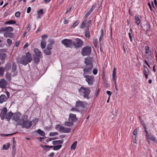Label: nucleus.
I'll use <instances>...</instances> for the list:
<instances>
[{
    "instance_id": "1",
    "label": "nucleus",
    "mask_w": 157,
    "mask_h": 157,
    "mask_svg": "<svg viewBox=\"0 0 157 157\" xmlns=\"http://www.w3.org/2000/svg\"><path fill=\"white\" fill-rule=\"evenodd\" d=\"M32 59L30 54L29 52H28L25 55L21 57L19 63L26 66L29 63L31 62Z\"/></svg>"
},
{
    "instance_id": "2",
    "label": "nucleus",
    "mask_w": 157,
    "mask_h": 157,
    "mask_svg": "<svg viewBox=\"0 0 157 157\" xmlns=\"http://www.w3.org/2000/svg\"><path fill=\"white\" fill-rule=\"evenodd\" d=\"M80 95L82 96L84 98L88 99L90 98L89 96L90 90L89 87H84L82 86L78 90Z\"/></svg>"
},
{
    "instance_id": "3",
    "label": "nucleus",
    "mask_w": 157,
    "mask_h": 157,
    "mask_svg": "<svg viewBox=\"0 0 157 157\" xmlns=\"http://www.w3.org/2000/svg\"><path fill=\"white\" fill-rule=\"evenodd\" d=\"M28 120V116L25 115L23 116V119L22 122H19L18 124L19 125H22L23 128H29L32 125L31 121H29Z\"/></svg>"
},
{
    "instance_id": "4",
    "label": "nucleus",
    "mask_w": 157,
    "mask_h": 157,
    "mask_svg": "<svg viewBox=\"0 0 157 157\" xmlns=\"http://www.w3.org/2000/svg\"><path fill=\"white\" fill-rule=\"evenodd\" d=\"M91 51V47L89 46L83 47L81 50V53L83 56L89 55Z\"/></svg>"
},
{
    "instance_id": "5",
    "label": "nucleus",
    "mask_w": 157,
    "mask_h": 157,
    "mask_svg": "<svg viewBox=\"0 0 157 157\" xmlns=\"http://www.w3.org/2000/svg\"><path fill=\"white\" fill-rule=\"evenodd\" d=\"M61 43L66 48H71L73 46V41L71 39H65L62 40Z\"/></svg>"
},
{
    "instance_id": "6",
    "label": "nucleus",
    "mask_w": 157,
    "mask_h": 157,
    "mask_svg": "<svg viewBox=\"0 0 157 157\" xmlns=\"http://www.w3.org/2000/svg\"><path fill=\"white\" fill-rule=\"evenodd\" d=\"M87 103L85 101L78 100L76 102L75 107L76 108L81 107L82 108H86L88 107Z\"/></svg>"
},
{
    "instance_id": "7",
    "label": "nucleus",
    "mask_w": 157,
    "mask_h": 157,
    "mask_svg": "<svg viewBox=\"0 0 157 157\" xmlns=\"http://www.w3.org/2000/svg\"><path fill=\"white\" fill-rule=\"evenodd\" d=\"M55 128L57 130H59L60 132L63 133H69L71 131L70 128H66L59 124L56 125Z\"/></svg>"
},
{
    "instance_id": "8",
    "label": "nucleus",
    "mask_w": 157,
    "mask_h": 157,
    "mask_svg": "<svg viewBox=\"0 0 157 157\" xmlns=\"http://www.w3.org/2000/svg\"><path fill=\"white\" fill-rule=\"evenodd\" d=\"M84 78H85V81L88 83L89 85H92L94 81V77L93 76L85 75L83 76Z\"/></svg>"
},
{
    "instance_id": "9",
    "label": "nucleus",
    "mask_w": 157,
    "mask_h": 157,
    "mask_svg": "<svg viewBox=\"0 0 157 157\" xmlns=\"http://www.w3.org/2000/svg\"><path fill=\"white\" fill-rule=\"evenodd\" d=\"M75 42L73 41V46H75L76 48L81 47L83 44V41L78 38L75 39Z\"/></svg>"
},
{
    "instance_id": "10",
    "label": "nucleus",
    "mask_w": 157,
    "mask_h": 157,
    "mask_svg": "<svg viewBox=\"0 0 157 157\" xmlns=\"http://www.w3.org/2000/svg\"><path fill=\"white\" fill-rule=\"evenodd\" d=\"M93 65L90 64L89 66H85L83 69L84 73L83 76L87 75L86 74H89L91 73L92 70L93 68Z\"/></svg>"
},
{
    "instance_id": "11",
    "label": "nucleus",
    "mask_w": 157,
    "mask_h": 157,
    "mask_svg": "<svg viewBox=\"0 0 157 157\" xmlns=\"http://www.w3.org/2000/svg\"><path fill=\"white\" fill-rule=\"evenodd\" d=\"M7 110L6 107H4L2 110L0 114V117L1 120H3L5 118Z\"/></svg>"
},
{
    "instance_id": "12",
    "label": "nucleus",
    "mask_w": 157,
    "mask_h": 157,
    "mask_svg": "<svg viewBox=\"0 0 157 157\" xmlns=\"http://www.w3.org/2000/svg\"><path fill=\"white\" fill-rule=\"evenodd\" d=\"M21 116V114L20 112H17L14 113H13L12 119L16 121H18Z\"/></svg>"
},
{
    "instance_id": "13",
    "label": "nucleus",
    "mask_w": 157,
    "mask_h": 157,
    "mask_svg": "<svg viewBox=\"0 0 157 157\" xmlns=\"http://www.w3.org/2000/svg\"><path fill=\"white\" fill-rule=\"evenodd\" d=\"M116 68L115 67L113 68V73H112V79L114 81V84L115 85V88L116 90H117V86L116 85Z\"/></svg>"
},
{
    "instance_id": "14",
    "label": "nucleus",
    "mask_w": 157,
    "mask_h": 157,
    "mask_svg": "<svg viewBox=\"0 0 157 157\" xmlns=\"http://www.w3.org/2000/svg\"><path fill=\"white\" fill-rule=\"evenodd\" d=\"M7 83L6 81L4 79H1L0 81V87L2 89L5 88Z\"/></svg>"
},
{
    "instance_id": "15",
    "label": "nucleus",
    "mask_w": 157,
    "mask_h": 157,
    "mask_svg": "<svg viewBox=\"0 0 157 157\" xmlns=\"http://www.w3.org/2000/svg\"><path fill=\"white\" fill-rule=\"evenodd\" d=\"M17 65L15 63H13L12 64V71L13 73V76H15L17 75L18 74V72L17 70Z\"/></svg>"
},
{
    "instance_id": "16",
    "label": "nucleus",
    "mask_w": 157,
    "mask_h": 157,
    "mask_svg": "<svg viewBox=\"0 0 157 157\" xmlns=\"http://www.w3.org/2000/svg\"><path fill=\"white\" fill-rule=\"evenodd\" d=\"M146 138L147 139L150 140L156 143L157 142V140L156 138L150 134L146 136Z\"/></svg>"
},
{
    "instance_id": "17",
    "label": "nucleus",
    "mask_w": 157,
    "mask_h": 157,
    "mask_svg": "<svg viewBox=\"0 0 157 157\" xmlns=\"http://www.w3.org/2000/svg\"><path fill=\"white\" fill-rule=\"evenodd\" d=\"M7 56V54L4 53H0V59L2 63H4Z\"/></svg>"
},
{
    "instance_id": "18",
    "label": "nucleus",
    "mask_w": 157,
    "mask_h": 157,
    "mask_svg": "<svg viewBox=\"0 0 157 157\" xmlns=\"http://www.w3.org/2000/svg\"><path fill=\"white\" fill-rule=\"evenodd\" d=\"M69 120L72 122H75L77 120L76 118V115L73 114H70L69 115Z\"/></svg>"
},
{
    "instance_id": "19",
    "label": "nucleus",
    "mask_w": 157,
    "mask_h": 157,
    "mask_svg": "<svg viewBox=\"0 0 157 157\" xmlns=\"http://www.w3.org/2000/svg\"><path fill=\"white\" fill-rule=\"evenodd\" d=\"M3 35L5 37L12 38L14 37V34L12 33L6 32L3 33Z\"/></svg>"
},
{
    "instance_id": "20",
    "label": "nucleus",
    "mask_w": 157,
    "mask_h": 157,
    "mask_svg": "<svg viewBox=\"0 0 157 157\" xmlns=\"http://www.w3.org/2000/svg\"><path fill=\"white\" fill-rule=\"evenodd\" d=\"M13 116V113L11 112H9L6 113L5 118L6 119L8 122H9Z\"/></svg>"
},
{
    "instance_id": "21",
    "label": "nucleus",
    "mask_w": 157,
    "mask_h": 157,
    "mask_svg": "<svg viewBox=\"0 0 157 157\" xmlns=\"http://www.w3.org/2000/svg\"><path fill=\"white\" fill-rule=\"evenodd\" d=\"M34 51L35 53L36 54V56H38L40 58L42 57V53L38 49L35 48L34 49Z\"/></svg>"
},
{
    "instance_id": "22",
    "label": "nucleus",
    "mask_w": 157,
    "mask_h": 157,
    "mask_svg": "<svg viewBox=\"0 0 157 157\" xmlns=\"http://www.w3.org/2000/svg\"><path fill=\"white\" fill-rule=\"evenodd\" d=\"M63 142V140L61 139L59 140L53 141L52 142V144L54 145H58L62 144Z\"/></svg>"
},
{
    "instance_id": "23",
    "label": "nucleus",
    "mask_w": 157,
    "mask_h": 157,
    "mask_svg": "<svg viewBox=\"0 0 157 157\" xmlns=\"http://www.w3.org/2000/svg\"><path fill=\"white\" fill-rule=\"evenodd\" d=\"M7 99L5 95L2 94L0 96V103L2 104Z\"/></svg>"
},
{
    "instance_id": "24",
    "label": "nucleus",
    "mask_w": 157,
    "mask_h": 157,
    "mask_svg": "<svg viewBox=\"0 0 157 157\" xmlns=\"http://www.w3.org/2000/svg\"><path fill=\"white\" fill-rule=\"evenodd\" d=\"M90 30L89 28H87L86 29L85 32V36L88 38H90Z\"/></svg>"
},
{
    "instance_id": "25",
    "label": "nucleus",
    "mask_w": 157,
    "mask_h": 157,
    "mask_svg": "<svg viewBox=\"0 0 157 157\" xmlns=\"http://www.w3.org/2000/svg\"><path fill=\"white\" fill-rule=\"evenodd\" d=\"M144 70L143 71V74L144 75H149V71L147 67L145 65H144Z\"/></svg>"
},
{
    "instance_id": "26",
    "label": "nucleus",
    "mask_w": 157,
    "mask_h": 157,
    "mask_svg": "<svg viewBox=\"0 0 157 157\" xmlns=\"http://www.w3.org/2000/svg\"><path fill=\"white\" fill-rule=\"evenodd\" d=\"M101 34L99 38V44L100 46H101V40L103 37V30L102 29H101Z\"/></svg>"
},
{
    "instance_id": "27",
    "label": "nucleus",
    "mask_w": 157,
    "mask_h": 157,
    "mask_svg": "<svg viewBox=\"0 0 157 157\" xmlns=\"http://www.w3.org/2000/svg\"><path fill=\"white\" fill-rule=\"evenodd\" d=\"M87 20L85 19L82 21L80 26V28L81 29L84 28L85 27H86Z\"/></svg>"
},
{
    "instance_id": "28",
    "label": "nucleus",
    "mask_w": 157,
    "mask_h": 157,
    "mask_svg": "<svg viewBox=\"0 0 157 157\" xmlns=\"http://www.w3.org/2000/svg\"><path fill=\"white\" fill-rule=\"evenodd\" d=\"M134 19L136 21V23L137 25H139L140 23V19L139 18L138 15L135 16Z\"/></svg>"
},
{
    "instance_id": "29",
    "label": "nucleus",
    "mask_w": 157,
    "mask_h": 157,
    "mask_svg": "<svg viewBox=\"0 0 157 157\" xmlns=\"http://www.w3.org/2000/svg\"><path fill=\"white\" fill-rule=\"evenodd\" d=\"M151 51L149 50L148 51H145V53L146 54L145 55L146 58H148L150 56H151Z\"/></svg>"
},
{
    "instance_id": "30",
    "label": "nucleus",
    "mask_w": 157,
    "mask_h": 157,
    "mask_svg": "<svg viewBox=\"0 0 157 157\" xmlns=\"http://www.w3.org/2000/svg\"><path fill=\"white\" fill-rule=\"evenodd\" d=\"M93 7H92L85 14V17L86 18H87V17L89 16L90 14L93 12Z\"/></svg>"
},
{
    "instance_id": "31",
    "label": "nucleus",
    "mask_w": 157,
    "mask_h": 157,
    "mask_svg": "<svg viewBox=\"0 0 157 157\" xmlns=\"http://www.w3.org/2000/svg\"><path fill=\"white\" fill-rule=\"evenodd\" d=\"M5 78L8 81H10L11 80V74L7 72L5 75Z\"/></svg>"
},
{
    "instance_id": "32",
    "label": "nucleus",
    "mask_w": 157,
    "mask_h": 157,
    "mask_svg": "<svg viewBox=\"0 0 157 157\" xmlns=\"http://www.w3.org/2000/svg\"><path fill=\"white\" fill-rule=\"evenodd\" d=\"M36 131L40 136H44L45 135V132L43 131H42L40 129H38Z\"/></svg>"
},
{
    "instance_id": "33",
    "label": "nucleus",
    "mask_w": 157,
    "mask_h": 157,
    "mask_svg": "<svg viewBox=\"0 0 157 157\" xmlns=\"http://www.w3.org/2000/svg\"><path fill=\"white\" fill-rule=\"evenodd\" d=\"M46 43L45 40H42L41 42V48L43 49L46 46Z\"/></svg>"
},
{
    "instance_id": "34",
    "label": "nucleus",
    "mask_w": 157,
    "mask_h": 157,
    "mask_svg": "<svg viewBox=\"0 0 157 157\" xmlns=\"http://www.w3.org/2000/svg\"><path fill=\"white\" fill-rule=\"evenodd\" d=\"M73 123L72 122L70 121H66L65 122L64 124L65 126H68V127H71L73 125Z\"/></svg>"
},
{
    "instance_id": "35",
    "label": "nucleus",
    "mask_w": 157,
    "mask_h": 157,
    "mask_svg": "<svg viewBox=\"0 0 157 157\" xmlns=\"http://www.w3.org/2000/svg\"><path fill=\"white\" fill-rule=\"evenodd\" d=\"M16 23V22L15 21L11 20L8 21L6 22L5 24L11 25L13 24H15Z\"/></svg>"
},
{
    "instance_id": "36",
    "label": "nucleus",
    "mask_w": 157,
    "mask_h": 157,
    "mask_svg": "<svg viewBox=\"0 0 157 157\" xmlns=\"http://www.w3.org/2000/svg\"><path fill=\"white\" fill-rule=\"evenodd\" d=\"M44 53L47 55H49L51 54V50L46 48L44 50Z\"/></svg>"
},
{
    "instance_id": "37",
    "label": "nucleus",
    "mask_w": 157,
    "mask_h": 157,
    "mask_svg": "<svg viewBox=\"0 0 157 157\" xmlns=\"http://www.w3.org/2000/svg\"><path fill=\"white\" fill-rule=\"evenodd\" d=\"M77 142L76 141H75L74 143L71 145V150H75L76 147V145Z\"/></svg>"
},
{
    "instance_id": "38",
    "label": "nucleus",
    "mask_w": 157,
    "mask_h": 157,
    "mask_svg": "<svg viewBox=\"0 0 157 157\" xmlns=\"http://www.w3.org/2000/svg\"><path fill=\"white\" fill-rule=\"evenodd\" d=\"M10 143H7V145L4 144L2 146V148L4 150H6L8 149L10 146Z\"/></svg>"
},
{
    "instance_id": "39",
    "label": "nucleus",
    "mask_w": 157,
    "mask_h": 157,
    "mask_svg": "<svg viewBox=\"0 0 157 157\" xmlns=\"http://www.w3.org/2000/svg\"><path fill=\"white\" fill-rule=\"evenodd\" d=\"M62 146L61 145L59 144L58 145H57L56 146H54L53 150H58Z\"/></svg>"
},
{
    "instance_id": "40",
    "label": "nucleus",
    "mask_w": 157,
    "mask_h": 157,
    "mask_svg": "<svg viewBox=\"0 0 157 157\" xmlns=\"http://www.w3.org/2000/svg\"><path fill=\"white\" fill-rule=\"evenodd\" d=\"M94 45L95 47L97 48L98 45V40L97 39H94L93 41Z\"/></svg>"
},
{
    "instance_id": "41",
    "label": "nucleus",
    "mask_w": 157,
    "mask_h": 157,
    "mask_svg": "<svg viewBox=\"0 0 157 157\" xmlns=\"http://www.w3.org/2000/svg\"><path fill=\"white\" fill-rule=\"evenodd\" d=\"M40 58L39 57L36 56H34V59L35 62L36 63H38L40 62Z\"/></svg>"
},
{
    "instance_id": "42",
    "label": "nucleus",
    "mask_w": 157,
    "mask_h": 157,
    "mask_svg": "<svg viewBox=\"0 0 157 157\" xmlns=\"http://www.w3.org/2000/svg\"><path fill=\"white\" fill-rule=\"evenodd\" d=\"M5 68L2 67H0V75H3L5 72Z\"/></svg>"
},
{
    "instance_id": "43",
    "label": "nucleus",
    "mask_w": 157,
    "mask_h": 157,
    "mask_svg": "<svg viewBox=\"0 0 157 157\" xmlns=\"http://www.w3.org/2000/svg\"><path fill=\"white\" fill-rule=\"evenodd\" d=\"M11 65L10 63H9L6 65V66L5 67V69H6V71H8L11 69Z\"/></svg>"
},
{
    "instance_id": "44",
    "label": "nucleus",
    "mask_w": 157,
    "mask_h": 157,
    "mask_svg": "<svg viewBox=\"0 0 157 157\" xmlns=\"http://www.w3.org/2000/svg\"><path fill=\"white\" fill-rule=\"evenodd\" d=\"M13 31V28L10 26L6 27V32H12Z\"/></svg>"
},
{
    "instance_id": "45",
    "label": "nucleus",
    "mask_w": 157,
    "mask_h": 157,
    "mask_svg": "<svg viewBox=\"0 0 157 157\" xmlns=\"http://www.w3.org/2000/svg\"><path fill=\"white\" fill-rule=\"evenodd\" d=\"M130 32H129L128 33V36L130 38V40L131 42H132L133 41L132 38L131 34V33H132V29H130Z\"/></svg>"
},
{
    "instance_id": "46",
    "label": "nucleus",
    "mask_w": 157,
    "mask_h": 157,
    "mask_svg": "<svg viewBox=\"0 0 157 157\" xmlns=\"http://www.w3.org/2000/svg\"><path fill=\"white\" fill-rule=\"evenodd\" d=\"M85 63L86 65V66H89L90 64L93 65L91 62H90L89 60H86L84 62Z\"/></svg>"
},
{
    "instance_id": "47",
    "label": "nucleus",
    "mask_w": 157,
    "mask_h": 157,
    "mask_svg": "<svg viewBox=\"0 0 157 157\" xmlns=\"http://www.w3.org/2000/svg\"><path fill=\"white\" fill-rule=\"evenodd\" d=\"M79 23V21H75L74 23L73 24V25L72 26V27L73 28H74Z\"/></svg>"
},
{
    "instance_id": "48",
    "label": "nucleus",
    "mask_w": 157,
    "mask_h": 157,
    "mask_svg": "<svg viewBox=\"0 0 157 157\" xmlns=\"http://www.w3.org/2000/svg\"><path fill=\"white\" fill-rule=\"evenodd\" d=\"M3 32H6V27L0 29V33H2Z\"/></svg>"
},
{
    "instance_id": "49",
    "label": "nucleus",
    "mask_w": 157,
    "mask_h": 157,
    "mask_svg": "<svg viewBox=\"0 0 157 157\" xmlns=\"http://www.w3.org/2000/svg\"><path fill=\"white\" fill-rule=\"evenodd\" d=\"M58 135V133L57 132H50L49 133V136H57Z\"/></svg>"
},
{
    "instance_id": "50",
    "label": "nucleus",
    "mask_w": 157,
    "mask_h": 157,
    "mask_svg": "<svg viewBox=\"0 0 157 157\" xmlns=\"http://www.w3.org/2000/svg\"><path fill=\"white\" fill-rule=\"evenodd\" d=\"M44 13L43 10L41 9L37 11V14L42 15Z\"/></svg>"
},
{
    "instance_id": "51",
    "label": "nucleus",
    "mask_w": 157,
    "mask_h": 157,
    "mask_svg": "<svg viewBox=\"0 0 157 157\" xmlns=\"http://www.w3.org/2000/svg\"><path fill=\"white\" fill-rule=\"evenodd\" d=\"M91 20H89L88 21H87L86 22V28H89L90 25V24H91Z\"/></svg>"
},
{
    "instance_id": "52",
    "label": "nucleus",
    "mask_w": 157,
    "mask_h": 157,
    "mask_svg": "<svg viewBox=\"0 0 157 157\" xmlns=\"http://www.w3.org/2000/svg\"><path fill=\"white\" fill-rule=\"evenodd\" d=\"M71 110L72 111H75L77 112H80V111L79 109H77V108H72L71 109Z\"/></svg>"
},
{
    "instance_id": "53",
    "label": "nucleus",
    "mask_w": 157,
    "mask_h": 157,
    "mask_svg": "<svg viewBox=\"0 0 157 157\" xmlns=\"http://www.w3.org/2000/svg\"><path fill=\"white\" fill-rule=\"evenodd\" d=\"M48 42L49 43V44L52 45L54 43V41L52 39H50L48 40Z\"/></svg>"
},
{
    "instance_id": "54",
    "label": "nucleus",
    "mask_w": 157,
    "mask_h": 157,
    "mask_svg": "<svg viewBox=\"0 0 157 157\" xmlns=\"http://www.w3.org/2000/svg\"><path fill=\"white\" fill-rule=\"evenodd\" d=\"M21 14L20 13L19 11H17L15 13V16L17 17H19Z\"/></svg>"
},
{
    "instance_id": "55",
    "label": "nucleus",
    "mask_w": 157,
    "mask_h": 157,
    "mask_svg": "<svg viewBox=\"0 0 157 157\" xmlns=\"http://www.w3.org/2000/svg\"><path fill=\"white\" fill-rule=\"evenodd\" d=\"M52 45H51L49 44H48L46 48L51 50L52 49Z\"/></svg>"
},
{
    "instance_id": "56",
    "label": "nucleus",
    "mask_w": 157,
    "mask_h": 157,
    "mask_svg": "<svg viewBox=\"0 0 157 157\" xmlns=\"http://www.w3.org/2000/svg\"><path fill=\"white\" fill-rule=\"evenodd\" d=\"M136 135H133L132 136V138L134 140V143H136Z\"/></svg>"
},
{
    "instance_id": "57",
    "label": "nucleus",
    "mask_w": 157,
    "mask_h": 157,
    "mask_svg": "<svg viewBox=\"0 0 157 157\" xmlns=\"http://www.w3.org/2000/svg\"><path fill=\"white\" fill-rule=\"evenodd\" d=\"M93 73L94 75H96L97 74L98 70L96 69H94L93 71Z\"/></svg>"
},
{
    "instance_id": "58",
    "label": "nucleus",
    "mask_w": 157,
    "mask_h": 157,
    "mask_svg": "<svg viewBox=\"0 0 157 157\" xmlns=\"http://www.w3.org/2000/svg\"><path fill=\"white\" fill-rule=\"evenodd\" d=\"M72 8V6H69L67 8V10L66 12V14H67L71 10Z\"/></svg>"
},
{
    "instance_id": "59",
    "label": "nucleus",
    "mask_w": 157,
    "mask_h": 157,
    "mask_svg": "<svg viewBox=\"0 0 157 157\" xmlns=\"http://www.w3.org/2000/svg\"><path fill=\"white\" fill-rule=\"evenodd\" d=\"M31 25H29L27 27V29H26V31L27 32H28L30 30V28H31Z\"/></svg>"
},
{
    "instance_id": "60",
    "label": "nucleus",
    "mask_w": 157,
    "mask_h": 157,
    "mask_svg": "<svg viewBox=\"0 0 157 157\" xmlns=\"http://www.w3.org/2000/svg\"><path fill=\"white\" fill-rule=\"evenodd\" d=\"M106 93L108 95L109 98H110L112 94L111 92L109 90H107L106 91Z\"/></svg>"
},
{
    "instance_id": "61",
    "label": "nucleus",
    "mask_w": 157,
    "mask_h": 157,
    "mask_svg": "<svg viewBox=\"0 0 157 157\" xmlns=\"http://www.w3.org/2000/svg\"><path fill=\"white\" fill-rule=\"evenodd\" d=\"M137 128L135 129L133 132V135H136L137 134Z\"/></svg>"
},
{
    "instance_id": "62",
    "label": "nucleus",
    "mask_w": 157,
    "mask_h": 157,
    "mask_svg": "<svg viewBox=\"0 0 157 157\" xmlns=\"http://www.w3.org/2000/svg\"><path fill=\"white\" fill-rule=\"evenodd\" d=\"M141 124L142 125L143 127L144 128V129H146V126L145 123L144 122H143V121H142L141 122Z\"/></svg>"
},
{
    "instance_id": "63",
    "label": "nucleus",
    "mask_w": 157,
    "mask_h": 157,
    "mask_svg": "<svg viewBox=\"0 0 157 157\" xmlns=\"http://www.w3.org/2000/svg\"><path fill=\"white\" fill-rule=\"evenodd\" d=\"M7 42L9 43V44H11L12 43V40L10 39H8L7 40Z\"/></svg>"
},
{
    "instance_id": "64",
    "label": "nucleus",
    "mask_w": 157,
    "mask_h": 157,
    "mask_svg": "<svg viewBox=\"0 0 157 157\" xmlns=\"http://www.w3.org/2000/svg\"><path fill=\"white\" fill-rule=\"evenodd\" d=\"M29 45V43L28 42H26L25 44L23 46V48H27Z\"/></svg>"
}]
</instances>
